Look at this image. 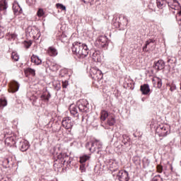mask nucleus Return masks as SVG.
<instances>
[{
    "instance_id": "13",
    "label": "nucleus",
    "mask_w": 181,
    "mask_h": 181,
    "mask_svg": "<svg viewBox=\"0 0 181 181\" xmlns=\"http://www.w3.org/2000/svg\"><path fill=\"white\" fill-rule=\"evenodd\" d=\"M140 91H141L144 95H148V94H149V92L151 91L149 85L146 83L141 85L140 87Z\"/></svg>"
},
{
    "instance_id": "41",
    "label": "nucleus",
    "mask_w": 181,
    "mask_h": 181,
    "mask_svg": "<svg viewBox=\"0 0 181 181\" xmlns=\"http://www.w3.org/2000/svg\"><path fill=\"white\" fill-rule=\"evenodd\" d=\"M27 32L29 33V35H33L35 30H33L32 27H28Z\"/></svg>"
},
{
    "instance_id": "24",
    "label": "nucleus",
    "mask_w": 181,
    "mask_h": 181,
    "mask_svg": "<svg viewBox=\"0 0 181 181\" xmlns=\"http://www.w3.org/2000/svg\"><path fill=\"white\" fill-rule=\"evenodd\" d=\"M103 71H101V70L98 71V73L96 74L95 76H93V80H95V81H101V80H103Z\"/></svg>"
},
{
    "instance_id": "3",
    "label": "nucleus",
    "mask_w": 181,
    "mask_h": 181,
    "mask_svg": "<svg viewBox=\"0 0 181 181\" xmlns=\"http://www.w3.org/2000/svg\"><path fill=\"white\" fill-rule=\"evenodd\" d=\"M90 145H91V147L89 148L90 152H95L97 149H101V148H103V143L100 141V140L88 142L86 143V147L88 148Z\"/></svg>"
},
{
    "instance_id": "42",
    "label": "nucleus",
    "mask_w": 181,
    "mask_h": 181,
    "mask_svg": "<svg viewBox=\"0 0 181 181\" xmlns=\"http://www.w3.org/2000/svg\"><path fill=\"white\" fill-rule=\"evenodd\" d=\"M68 86H69V81H62V87H63V88H67Z\"/></svg>"
},
{
    "instance_id": "14",
    "label": "nucleus",
    "mask_w": 181,
    "mask_h": 181,
    "mask_svg": "<svg viewBox=\"0 0 181 181\" xmlns=\"http://www.w3.org/2000/svg\"><path fill=\"white\" fill-rule=\"evenodd\" d=\"M19 146L21 152H26L29 149V143L28 141H21Z\"/></svg>"
},
{
    "instance_id": "28",
    "label": "nucleus",
    "mask_w": 181,
    "mask_h": 181,
    "mask_svg": "<svg viewBox=\"0 0 181 181\" xmlns=\"http://www.w3.org/2000/svg\"><path fill=\"white\" fill-rule=\"evenodd\" d=\"M151 43H155V40L150 39L146 42L145 46L143 47V52H148L146 49L148 48V46L151 45Z\"/></svg>"
},
{
    "instance_id": "27",
    "label": "nucleus",
    "mask_w": 181,
    "mask_h": 181,
    "mask_svg": "<svg viewBox=\"0 0 181 181\" xmlns=\"http://www.w3.org/2000/svg\"><path fill=\"white\" fill-rule=\"evenodd\" d=\"M108 117V112L103 110L100 113V119L101 121H105Z\"/></svg>"
},
{
    "instance_id": "5",
    "label": "nucleus",
    "mask_w": 181,
    "mask_h": 181,
    "mask_svg": "<svg viewBox=\"0 0 181 181\" xmlns=\"http://www.w3.org/2000/svg\"><path fill=\"white\" fill-rule=\"evenodd\" d=\"M62 127L67 129L68 132L71 134V128L74 125V123L71 121V118L70 117H64L62 122Z\"/></svg>"
},
{
    "instance_id": "38",
    "label": "nucleus",
    "mask_w": 181,
    "mask_h": 181,
    "mask_svg": "<svg viewBox=\"0 0 181 181\" xmlns=\"http://www.w3.org/2000/svg\"><path fill=\"white\" fill-rule=\"evenodd\" d=\"M152 181H163V179L160 177V175H156L152 179Z\"/></svg>"
},
{
    "instance_id": "25",
    "label": "nucleus",
    "mask_w": 181,
    "mask_h": 181,
    "mask_svg": "<svg viewBox=\"0 0 181 181\" xmlns=\"http://www.w3.org/2000/svg\"><path fill=\"white\" fill-rule=\"evenodd\" d=\"M98 71H100V69L97 67L90 68V74L92 78H94V76H96Z\"/></svg>"
},
{
    "instance_id": "11",
    "label": "nucleus",
    "mask_w": 181,
    "mask_h": 181,
    "mask_svg": "<svg viewBox=\"0 0 181 181\" xmlns=\"http://www.w3.org/2000/svg\"><path fill=\"white\" fill-rule=\"evenodd\" d=\"M96 44L98 45L99 47H106L107 46V37L100 36L96 40Z\"/></svg>"
},
{
    "instance_id": "49",
    "label": "nucleus",
    "mask_w": 181,
    "mask_h": 181,
    "mask_svg": "<svg viewBox=\"0 0 181 181\" xmlns=\"http://www.w3.org/2000/svg\"><path fill=\"white\" fill-rule=\"evenodd\" d=\"M84 4H88L90 2L88 0H82Z\"/></svg>"
},
{
    "instance_id": "9",
    "label": "nucleus",
    "mask_w": 181,
    "mask_h": 181,
    "mask_svg": "<svg viewBox=\"0 0 181 181\" xmlns=\"http://www.w3.org/2000/svg\"><path fill=\"white\" fill-rule=\"evenodd\" d=\"M153 67L156 70H157V71L163 70V69H165V62H163L162 59H159L158 61L154 62Z\"/></svg>"
},
{
    "instance_id": "33",
    "label": "nucleus",
    "mask_w": 181,
    "mask_h": 181,
    "mask_svg": "<svg viewBox=\"0 0 181 181\" xmlns=\"http://www.w3.org/2000/svg\"><path fill=\"white\" fill-rule=\"evenodd\" d=\"M88 159H90V156H83L80 157V163L84 164L86 162H87V160H88Z\"/></svg>"
},
{
    "instance_id": "6",
    "label": "nucleus",
    "mask_w": 181,
    "mask_h": 181,
    "mask_svg": "<svg viewBox=\"0 0 181 181\" xmlns=\"http://www.w3.org/2000/svg\"><path fill=\"white\" fill-rule=\"evenodd\" d=\"M57 159L58 160H60L62 165H66V166H68V165L71 163V161H70V157H69V155L66 153H60L57 156Z\"/></svg>"
},
{
    "instance_id": "12",
    "label": "nucleus",
    "mask_w": 181,
    "mask_h": 181,
    "mask_svg": "<svg viewBox=\"0 0 181 181\" xmlns=\"http://www.w3.org/2000/svg\"><path fill=\"white\" fill-rule=\"evenodd\" d=\"M52 97V95L50 94V92L46 91L42 93V94L40 96L41 101H44V103H49V100H50Z\"/></svg>"
},
{
    "instance_id": "31",
    "label": "nucleus",
    "mask_w": 181,
    "mask_h": 181,
    "mask_svg": "<svg viewBox=\"0 0 181 181\" xmlns=\"http://www.w3.org/2000/svg\"><path fill=\"white\" fill-rule=\"evenodd\" d=\"M25 73H29L31 76H36V71L32 68H28L25 70Z\"/></svg>"
},
{
    "instance_id": "34",
    "label": "nucleus",
    "mask_w": 181,
    "mask_h": 181,
    "mask_svg": "<svg viewBox=\"0 0 181 181\" xmlns=\"http://www.w3.org/2000/svg\"><path fill=\"white\" fill-rule=\"evenodd\" d=\"M8 102L4 98H0V107H6Z\"/></svg>"
},
{
    "instance_id": "21",
    "label": "nucleus",
    "mask_w": 181,
    "mask_h": 181,
    "mask_svg": "<svg viewBox=\"0 0 181 181\" xmlns=\"http://www.w3.org/2000/svg\"><path fill=\"white\" fill-rule=\"evenodd\" d=\"M122 144H124V146H129L131 145V139L127 135H123L122 136Z\"/></svg>"
},
{
    "instance_id": "46",
    "label": "nucleus",
    "mask_w": 181,
    "mask_h": 181,
    "mask_svg": "<svg viewBox=\"0 0 181 181\" xmlns=\"http://www.w3.org/2000/svg\"><path fill=\"white\" fill-rule=\"evenodd\" d=\"M2 29H4V27L0 26V38L4 37V33H2Z\"/></svg>"
},
{
    "instance_id": "50",
    "label": "nucleus",
    "mask_w": 181,
    "mask_h": 181,
    "mask_svg": "<svg viewBox=\"0 0 181 181\" xmlns=\"http://www.w3.org/2000/svg\"><path fill=\"white\" fill-rule=\"evenodd\" d=\"M9 139H11L10 138H7L6 139V142H8V141H9Z\"/></svg>"
},
{
    "instance_id": "55",
    "label": "nucleus",
    "mask_w": 181,
    "mask_h": 181,
    "mask_svg": "<svg viewBox=\"0 0 181 181\" xmlns=\"http://www.w3.org/2000/svg\"><path fill=\"white\" fill-rule=\"evenodd\" d=\"M180 21H181V18L180 19Z\"/></svg>"
},
{
    "instance_id": "8",
    "label": "nucleus",
    "mask_w": 181,
    "mask_h": 181,
    "mask_svg": "<svg viewBox=\"0 0 181 181\" xmlns=\"http://www.w3.org/2000/svg\"><path fill=\"white\" fill-rule=\"evenodd\" d=\"M167 4L169 8L174 11H179V9H180V4L177 0H167Z\"/></svg>"
},
{
    "instance_id": "39",
    "label": "nucleus",
    "mask_w": 181,
    "mask_h": 181,
    "mask_svg": "<svg viewBox=\"0 0 181 181\" xmlns=\"http://www.w3.org/2000/svg\"><path fill=\"white\" fill-rule=\"evenodd\" d=\"M170 87V91H175V90H176V84H175V83H172L171 84H170L169 86Z\"/></svg>"
},
{
    "instance_id": "15",
    "label": "nucleus",
    "mask_w": 181,
    "mask_h": 181,
    "mask_svg": "<svg viewBox=\"0 0 181 181\" xmlns=\"http://www.w3.org/2000/svg\"><path fill=\"white\" fill-rule=\"evenodd\" d=\"M77 108L78 106L74 105H71L69 107V111L71 115H74V117H78V111L77 110Z\"/></svg>"
},
{
    "instance_id": "7",
    "label": "nucleus",
    "mask_w": 181,
    "mask_h": 181,
    "mask_svg": "<svg viewBox=\"0 0 181 181\" xmlns=\"http://www.w3.org/2000/svg\"><path fill=\"white\" fill-rule=\"evenodd\" d=\"M117 177L119 181H129V174L127 170H119Z\"/></svg>"
},
{
    "instance_id": "23",
    "label": "nucleus",
    "mask_w": 181,
    "mask_h": 181,
    "mask_svg": "<svg viewBox=\"0 0 181 181\" xmlns=\"http://www.w3.org/2000/svg\"><path fill=\"white\" fill-rule=\"evenodd\" d=\"M92 59L93 62H95L96 63L101 62V56L97 52L93 53Z\"/></svg>"
},
{
    "instance_id": "36",
    "label": "nucleus",
    "mask_w": 181,
    "mask_h": 181,
    "mask_svg": "<svg viewBox=\"0 0 181 181\" xmlns=\"http://www.w3.org/2000/svg\"><path fill=\"white\" fill-rule=\"evenodd\" d=\"M37 16H39V18H42V16L45 15V11H43L42 8H40L37 12Z\"/></svg>"
},
{
    "instance_id": "2",
    "label": "nucleus",
    "mask_w": 181,
    "mask_h": 181,
    "mask_svg": "<svg viewBox=\"0 0 181 181\" xmlns=\"http://www.w3.org/2000/svg\"><path fill=\"white\" fill-rule=\"evenodd\" d=\"M76 105L80 112H90V108L88 107V101L86 99H81L77 101Z\"/></svg>"
},
{
    "instance_id": "53",
    "label": "nucleus",
    "mask_w": 181,
    "mask_h": 181,
    "mask_svg": "<svg viewBox=\"0 0 181 181\" xmlns=\"http://www.w3.org/2000/svg\"><path fill=\"white\" fill-rule=\"evenodd\" d=\"M124 19H125V16H123Z\"/></svg>"
},
{
    "instance_id": "54",
    "label": "nucleus",
    "mask_w": 181,
    "mask_h": 181,
    "mask_svg": "<svg viewBox=\"0 0 181 181\" xmlns=\"http://www.w3.org/2000/svg\"><path fill=\"white\" fill-rule=\"evenodd\" d=\"M173 13H175V11H173Z\"/></svg>"
},
{
    "instance_id": "47",
    "label": "nucleus",
    "mask_w": 181,
    "mask_h": 181,
    "mask_svg": "<svg viewBox=\"0 0 181 181\" xmlns=\"http://www.w3.org/2000/svg\"><path fill=\"white\" fill-rule=\"evenodd\" d=\"M0 181H12V180L9 177H4Z\"/></svg>"
},
{
    "instance_id": "43",
    "label": "nucleus",
    "mask_w": 181,
    "mask_h": 181,
    "mask_svg": "<svg viewBox=\"0 0 181 181\" xmlns=\"http://www.w3.org/2000/svg\"><path fill=\"white\" fill-rule=\"evenodd\" d=\"M3 165L4 166H8L9 165V158H5L4 160H3Z\"/></svg>"
},
{
    "instance_id": "51",
    "label": "nucleus",
    "mask_w": 181,
    "mask_h": 181,
    "mask_svg": "<svg viewBox=\"0 0 181 181\" xmlns=\"http://www.w3.org/2000/svg\"><path fill=\"white\" fill-rule=\"evenodd\" d=\"M169 62H170V59H168V63H169Z\"/></svg>"
},
{
    "instance_id": "32",
    "label": "nucleus",
    "mask_w": 181,
    "mask_h": 181,
    "mask_svg": "<svg viewBox=\"0 0 181 181\" xmlns=\"http://www.w3.org/2000/svg\"><path fill=\"white\" fill-rule=\"evenodd\" d=\"M107 124L110 125V127H112L115 124V118L113 117H109L107 119Z\"/></svg>"
},
{
    "instance_id": "19",
    "label": "nucleus",
    "mask_w": 181,
    "mask_h": 181,
    "mask_svg": "<svg viewBox=\"0 0 181 181\" xmlns=\"http://www.w3.org/2000/svg\"><path fill=\"white\" fill-rule=\"evenodd\" d=\"M31 62L32 63H34L37 66H39V64H42V59H40L37 55L33 54L31 57Z\"/></svg>"
},
{
    "instance_id": "20",
    "label": "nucleus",
    "mask_w": 181,
    "mask_h": 181,
    "mask_svg": "<svg viewBox=\"0 0 181 181\" xmlns=\"http://www.w3.org/2000/svg\"><path fill=\"white\" fill-rule=\"evenodd\" d=\"M8 9V3L6 0H2L0 1V12H5Z\"/></svg>"
},
{
    "instance_id": "35",
    "label": "nucleus",
    "mask_w": 181,
    "mask_h": 181,
    "mask_svg": "<svg viewBox=\"0 0 181 181\" xmlns=\"http://www.w3.org/2000/svg\"><path fill=\"white\" fill-rule=\"evenodd\" d=\"M56 7L57 8V9H61V11H66V6L60 3L57 4Z\"/></svg>"
},
{
    "instance_id": "26",
    "label": "nucleus",
    "mask_w": 181,
    "mask_h": 181,
    "mask_svg": "<svg viewBox=\"0 0 181 181\" xmlns=\"http://www.w3.org/2000/svg\"><path fill=\"white\" fill-rule=\"evenodd\" d=\"M6 37L7 40H15V39L18 37V35L16 34H12L11 33H8L6 34Z\"/></svg>"
},
{
    "instance_id": "22",
    "label": "nucleus",
    "mask_w": 181,
    "mask_h": 181,
    "mask_svg": "<svg viewBox=\"0 0 181 181\" xmlns=\"http://www.w3.org/2000/svg\"><path fill=\"white\" fill-rule=\"evenodd\" d=\"M110 168H111V171L114 173V172H117V170L119 169V165H118L117 162L114 161L110 164Z\"/></svg>"
},
{
    "instance_id": "45",
    "label": "nucleus",
    "mask_w": 181,
    "mask_h": 181,
    "mask_svg": "<svg viewBox=\"0 0 181 181\" xmlns=\"http://www.w3.org/2000/svg\"><path fill=\"white\" fill-rule=\"evenodd\" d=\"M144 166H149V160L148 159H144L143 160Z\"/></svg>"
},
{
    "instance_id": "10",
    "label": "nucleus",
    "mask_w": 181,
    "mask_h": 181,
    "mask_svg": "<svg viewBox=\"0 0 181 181\" xmlns=\"http://www.w3.org/2000/svg\"><path fill=\"white\" fill-rule=\"evenodd\" d=\"M19 83H18L16 81H11L10 84L9 93H16V91L19 90Z\"/></svg>"
},
{
    "instance_id": "4",
    "label": "nucleus",
    "mask_w": 181,
    "mask_h": 181,
    "mask_svg": "<svg viewBox=\"0 0 181 181\" xmlns=\"http://www.w3.org/2000/svg\"><path fill=\"white\" fill-rule=\"evenodd\" d=\"M156 134H158V136H168V135L170 134L169 127L163 124L159 125L156 128Z\"/></svg>"
},
{
    "instance_id": "44",
    "label": "nucleus",
    "mask_w": 181,
    "mask_h": 181,
    "mask_svg": "<svg viewBox=\"0 0 181 181\" xmlns=\"http://www.w3.org/2000/svg\"><path fill=\"white\" fill-rule=\"evenodd\" d=\"M80 170L81 172H86V165L85 164H83L81 163V165H80Z\"/></svg>"
},
{
    "instance_id": "30",
    "label": "nucleus",
    "mask_w": 181,
    "mask_h": 181,
    "mask_svg": "<svg viewBox=\"0 0 181 181\" xmlns=\"http://www.w3.org/2000/svg\"><path fill=\"white\" fill-rule=\"evenodd\" d=\"M153 81H156L158 88H162V79H160V78L156 77L154 79H153Z\"/></svg>"
},
{
    "instance_id": "1",
    "label": "nucleus",
    "mask_w": 181,
    "mask_h": 181,
    "mask_svg": "<svg viewBox=\"0 0 181 181\" xmlns=\"http://www.w3.org/2000/svg\"><path fill=\"white\" fill-rule=\"evenodd\" d=\"M71 49L74 54H76L78 59H84L90 53V49L87 45L82 42H74Z\"/></svg>"
},
{
    "instance_id": "48",
    "label": "nucleus",
    "mask_w": 181,
    "mask_h": 181,
    "mask_svg": "<svg viewBox=\"0 0 181 181\" xmlns=\"http://www.w3.org/2000/svg\"><path fill=\"white\" fill-rule=\"evenodd\" d=\"M177 13L179 15V16H181V7L179 10H177Z\"/></svg>"
},
{
    "instance_id": "52",
    "label": "nucleus",
    "mask_w": 181,
    "mask_h": 181,
    "mask_svg": "<svg viewBox=\"0 0 181 181\" xmlns=\"http://www.w3.org/2000/svg\"><path fill=\"white\" fill-rule=\"evenodd\" d=\"M53 67H57V66L56 65H53Z\"/></svg>"
},
{
    "instance_id": "29",
    "label": "nucleus",
    "mask_w": 181,
    "mask_h": 181,
    "mask_svg": "<svg viewBox=\"0 0 181 181\" xmlns=\"http://www.w3.org/2000/svg\"><path fill=\"white\" fill-rule=\"evenodd\" d=\"M11 59L14 60V62H19V54H18V52H12Z\"/></svg>"
},
{
    "instance_id": "18",
    "label": "nucleus",
    "mask_w": 181,
    "mask_h": 181,
    "mask_svg": "<svg viewBox=\"0 0 181 181\" xmlns=\"http://www.w3.org/2000/svg\"><path fill=\"white\" fill-rule=\"evenodd\" d=\"M47 53V54H49V56H52V57H54L57 56V49H56V48L53 47H49L48 48Z\"/></svg>"
},
{
    "instance_id": "17",
    "label": "nucleus",
    "mask_w": 181,
    "mask_h": 181,
    "mask_svg": "<svg viewBox=\"0 0 181 181\" xmlns=\"http://www.w3.org/2000/svg\"><path fill=\"white\" fill-rule=\"evenodd\" d=\"M156 4L158 9H163L168 4V0H156Z\"/></svg>"
},
{
    "instance_id": "37",
    "label": "nucleus",
    "mask_w": 181,
    "mask_h": 181,
    "mask_svg": "<svg viewBox=\"0 0 181 181\" xmlns=\"http://www.w3.org/2000/svg\"><path fill=\"white\" fill-rule=\"evenodd\" d=\"M23 45H24V47H25V49H29V47H30V46H32V42L25 41L23 42Z\"/></svg>"
},
{
    "instance_id": "16",
    "label": "nucleus",
    "mask_w": 181,
    "mask_h": 181,
    "mask_svg": "<svg viewBox=\"0 0 181 181\" xmlns=\"http://www.w3.org/2000/svg\"><path fill=\"white\" fill-rule=\"evenodd\" d=\"M13 11L14 13V15H19L22 13V8H21V6H19L18 4H15L13 5Z\"/></svg>"
},
{
    "instance_id": "40",
    "label": "nucleus",
    "mask_w": 181,
    "mask_h": 181,
    "mask_svg": "<svg viewBox=\"0 0 181 181\" xmlns=\"http://www.w3.org/2000/svg\"><path fill=\"white\" fill-rule=\"evenodd\" d=\"M157 172H158V173H162V172H163V167L160 165H157Z\"/></svg>"
}]
</instances>
